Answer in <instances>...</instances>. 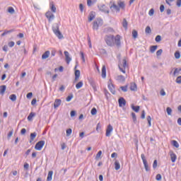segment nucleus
I'll list each match as a JSON object with an SVG mask.
<instances>
[{
	"mask_svg": "<svg viewBox=\"0 0 181 181\" xmlns=\"http://www.w3.org/2000/svg\"><path fill=\"white\" fill-rule=\"evenodd\" d=\"M59 28L60 25H59V23H54L52 25V32L54 33L57 37H58V39H63V34H62V32H60Z\"/></svg>",
	"mask_w": 181,
	"mask_h": 181,
	"instance_id": "obj_1",
	"label": "nucleus"
},
{
	"mask_svg": "<svg viewBox=\"0 0 181 181\" xmlns=\"http://www.w3.org/2000/svg\"><path fill=\"white\" fill-rule=\"evenodd\" d=\"M130 90L131 91H136L137 90L136 83H132L130 86Z\"/></svg>",
	"mask_w": 181,
	"mask_h": 181,
	"instance_id": "obj_31",
	"label": "nucleus"
},
{
	"mask_svg": "<svg viewBox=\"0 0 181 181\" xmlns=\"http://www.w3.org/2000/svg\"><path fill=\"white\" fill-rule=\"evenodd\" d=\"M141 158L143 160V163H144L146 172H149L151 170V168H149V165H148V161L146 160V158L145 157V154L142 153L141 155Z\"/></svg>",
	"mask_w": 181,
	"mask_h": 181,
	"instance_id": "obj_3",
	"label": "nucleus"
},
{
	"mask_svg": "<svg viewBox=\"0 0 181 181\" xmlns=\"http://www.w3.org/2000/svg\"><path fill=\"white\" fill-rule=\"evenodd\" d=\"M9 47H13L15 46V42L11 41L8 43Z\"/></svg>",
	"mask_w": 181,
	"mask_h": 181,
	"instance_id": "obj_58",
	"label": "nucleus"
},
{
	"mask_svg": "<svg viewBox=\"0 0 181 181\" xmlns=\"http://www.w3.org/2000/svg\"><path fill=\"white\" fill-rule=\"evenodd\" d=\"M132 117L133 122L134 124H136V115L134 112H132Z\"/></svg>",
	"mask_w": 181,
	"mask_h": 181,
	"instance_id": "obj_41",
	"label": "nucleus"
},
{
	"mask_svg": "<svg viewBox=\"0 0 181 181\" xmlns=\"http://www.w3.org/2000/svg\"><path fill=\"white\" fill-rule=\"evenodd\" d=\"M78 78H80V70L75 71V81H78Z\"/></svg>",
	"mask_w": 181,
	"mask_h": 181,
	"instance_id": "obj_30",
	"label": "nucleus"
},
{
	"mask_svg": "<svg viewBox=\"0 0 181 181\" xmlns=\"http://www.w3.org/2000/svg\"><path fill=\"white\" fill-rule=\"evenodd\" d=\"M114 43L116 45L117 47H119L121 46V36L119 35H117L114 38Z\"/></svg>",
	"mask_w": 181,
	"mask_h": 181,
	"instance_id": "obj_7",
	"label": "nucleus"
},
{
	"mask_svg": "<svg viewBox=\"0 0 181 181\" xmlns=\"http://www.w3.org/2000/svg\"><path fill=\"white\" fill-rule=\"evenodd\" d=\"M43 146H45V141L41 140L35 144V149H36L37 151H42Z\"/></svg>",
	"mask_w": 181,
	"mask_h": 181,
	"instance_id": "obj_6",
	"label": "nucleus"
},
{
	"mask_svg": "<svg viewBox=\"0 0 181 181\" xmlns=\"http://www.w3.org/2000/svg\"><path fill=\"white\" fill-rule=\"evenodd\" d=\"M153 168L154 169H156V168H158V160H155L153 161Z\"/></svg>",
	"mask_w": 181,
	"mask_h": 181,
	"instance_id": "obj_57",
	"label": "nucleus"
},
{
	"mask_svg": "<svg viewBox=\"0 0 181 181\" xmlns=\"http://www.w3.org/2000/svg\"><path fill=\"white\" fill-rule=\"evenodd\" d=\"M72 132H73V130L71 129H66V136H70Z\"/></svg>",
	"mask_w": 181,
	"mask_h": 181,
	"instance_id": "obj_49",
	"label": "nucleus"
},
{
	"mask_svg": "<svg viewBox=\"0 0 181 181\" xmlns=\"http://www.w3.org/2000/svg\"><path fill=\"white\" fill-rule=\"evenodd\" d=\"M24 169L25 170H29V163H25V164H24Z\"/></svg>",
	"mask_w": 181,
	"mask_h": 181,
	"instance_id": "obj_62",
	"label": "nucleus"
},
{
	"mask_svg": "<svg viewBox=\"0 0 181 181\" xmlns=\"http://www.w3.org/2000/svg\"><path fill=\"white\" fill-rule=\"evenodd\" d=\"M62 105V100L61 99H55L54 103V108H59Z\"/></svg>",
	"mask_w": 181,
	"mask_h": 181,
	"instance_id": "obj_16",
	"label": "nucleus"
},
{
	"mask_svg": "<svg viewBox=\"0 0 181 181\" xmlns=\"http://www.w3.org/2000/svg\"><path fill=\"white\" fill-rule=\"evenodd\" d=\"M166 111H167L168 115H172V108L167 107Z\"/></svg>",
	"mask_w": 181,
	"mask_h": 181,
	"instance_id": "obj_54",
	"label": "nucleus"
},
{
	"mask_svg": "<svg viewBox=\"0 0 181 181\" xmlns=\"http://www.w3.org/2000/svg\"><path fill=\"white\" fill-rule=\"evenodd\" d=\"M107 87L110 93H112V94L115 95V87L114 86V84H112V83L111 82V80L108 81Z\"/></svg>",
	"mask_w": 181,
	"mask_h": 181,
	"instance_id": "obj_8",
	"label": "nucleus"
},
{
	"mask_svg": "<svg viewBox=\"0 0 181 181\" xmlns=\"http://www.w3.org/2000/svg\"><path fill=\"white\" fill-rule=\"evenodd\" d=\"M128 66V64H127V59H124L122 60V67L124 69H122L121 67V66L119 65V69L120 70V71H122V73L125 74V69H127V66Z\"/></svg>",
	"mask_w": 181,
	"mask_h": 181,
	"instance_id": "obj_10",
	"label": "nucleus"
},
{
	"mask_svg": "<svg viewBox=\"0 0 181 181\" xmlns=\"http://www.w3.org/2000/svg\"><path fill=\"white\" fill-rule=\"evenodd\" d=\"M90 114L91 115H95L97 114V109L95 107L92 108Z\"/></svg>",
	"mask_w": 181,
	"mask_h": 181,
	"instance_id": "obj_46",
	"label": "nucleus"
},
{
	"mask_svg": "<svg viewBox=\"0 0 181 181\" xmlns=\"http://www.w3.org/2000/svg\"><path fill=\"white\" fill-rule=\"evenodd\" d=\"M156 180H162V175L160 174H157L156 176Z\"/></svg>",
	"mask_w": 181,
	"mask_h": 181,
	"instance_id": "obj_59",
	"label": "nucleus"
},
{
	"mask_svg": "<svg viewBox=\"0 0 181 181\" xmlns=\"http://www.w3.org/2000/svg\"><path fill=\"white\" fill-rule=\"evenodd\" d=\"M64 54H65V59L66 62L68 64H70V62H71V57H70V54L67 51H64Z\"/></svg>",
	"mask_w": 181,
	"mask_h": 181,
	"instance_id": "obj_14",
	"label": "nucleus"
},
{
	"mask_svg": "<svg viewBox=\"0 0 181 181\" xmlns=\"http://www.w3.org/2000/svg\"><path fill=\"white\" fill-rule=\"evenodd\" d=\"M83 81H81L78 83H76V88L77 90H80V88H81V87H83Z\"/></svg>",
	"mask_w": 181,
	"mask_h": 181,
	"instance_id": "obj_35",
	"label": "nucleus"
},
{
	"mask_svg": "<svg viewBox=\"0 0 181 181\" xmlns=\"http://www.w3.org/2000/svg\"><path fill=\"white\" fill-rule=\"evenodd\" d=\"M53 177V171H49L47 177V181H52V179Z\"/></svg>",
	"mask_w": 181,
	"mask_h": 181,
	"instance_id": "obj_29",
	"label": "nucleus"
},
{
	"mask_svg": "<svg viewBox=\"0 0 181 181\" xmlns=\"http://www.w3.org/2000/svg\"><path fill=\"white\" fill-rule=\"evenodd\" d=\"M163 52V50L162 49H158V50L156 52V56H161Z\"/></svg>",
	"mask_w": 181,
	"mask_h": 181,
	"instance_id": "obj_56",
	"label": "nucleus"
},
{
	"mask_svg": "<svg viewBox=\"0 0 181 181\" xmlns=\"http://www.w3.org/2000/svg\"><path fill=\"white\" fill-rule=\"evenodd\" d=\"M114 32V29L111 27H107L104 29L105 33H112Z\"/></svg>",
	"mask_w": 181,
	"mask_h": 181,
	"instance_id": "obj_25",
	"label": "nucleus"
},
{
	"mask_svg": "<svg viewBox=\"0 0 181 181\" xmlns=\"http://www.w3.org/2000/svg\"><path fill=\"white\" fill-rule=\"evenodd\" d=\"M156 42H159L162 40V37L160 35H157L155 38Z\"/></svg>",
	"mask_w": 181,
	"mask_h": 181,
	"instance_id": "obj_53",
	"label": "nucleus"
},
{
	"mask_svg": "<svg viewBox=\"0 0 181 181\" xmlns=\"http://www.w3.org/2000/svg\"><path fill=\"white\" fill-rule=\"evenodd\" d=\"M49 56H50V51H46L42 55V59L46 60V59L49 58Z\"/></svg>",
	"mask_w": 181,
	"mask_h": 181,
	"instance_id": "obj_21",
	"label": "nucleus"
},
{
	"mask_svg": "<svg viewBox=\"0 0 181 181\" xmlns=\"http://www.w3.org/2000/svg\"><path fill=\"white\" fill-rule=\"evenodd\" d=\"M73 98V95H69L66 98V101L69 103V101H71V99Z\"/></svg>",
	"mask_w": 181,
	"mask_h": 181,
	"instance_id": "obj_63",
	"label": "nucleus"
},
{
	"mask_svg": "<svg viewBox=\"0 0 181 181\" xmlns=\"http://www.w3.org/2000/svg\"><path fill=\"white\" fill-rule=\"evenodd\" d=\"M145 32L146 33H152V30L151 29L150 26H147L145 29Z\"/></svg>",
	"mask_w": 181,
	"mask_h": 181,
	"instance_id": "obj_48",
	"label": "nucleus"
},
{
	"mask_svg": "<svg viewBox=\"0 0 181 181\" xmlns=\"http://www.w3.org/2000/svg\"><path fill=\"white\" fill-rule=\"evenodd\" d=\"M114 129L112 128V127L111 126V124H109L107 126V128L106 129V134H105V136H111V132H112V130Z\"/></svg>",
	"mask_w": 181,
	"mask_h": 181,
	"instance_id": "obj_13",
	"label": "nucleus"
},
{
	"mask_svg": "<svg viewBox=\"0 0 181 181\" xmlns=\"http://www.w3.org/2000/svg\"><path fill=\"white\" fill-rule=\"evenodd\" d=\"M95 18V12L90 11L88 18V22H91L93 19Z\"/></svg>",
	"mask_w": 181,
	"mask_h": 181,
	"instance_id": "obj_17",
	"label": "nucleus"
},
{
	"mask_svg": "<svg viewBox=\"0 0 181 181\" xmlns=\"http://www.w3.org/2000/svg\"><path fill=\"white\" fill-rule=\"evenodd\" d=\"M12 135H13V129H12L11 131L8 132L7 135V139H11V137L12 136Z\"/></svg>",
	"mask_w": 181,
	"mask_h": 181,
	"instance_id": "obj_45",
	"label": "nucleus"
},
{
	"mask_svg": "<svg viewBox=\"0 0 181 181\" xmlns=\"http://www.w3.org/2000/svg\"><path fill=\"white\" fill-rule=\"evenodd\" d=\"M8 13H11V15H13V13H15V9L13 8V7L10 6L8 8Z\"/></svg>",
	"mask_w": 181,
	"mask_h": 181,
	"instance_id": "obj_36",
	"label": "nucleus"
},
{
	"mask_svg": "<svg viewBox=\"0 0 181 181\" xmlns=\"http://www.w3.org/2000/svg\"><path fill=\"white\" fill-rule=\"evenodd\" d=\"M170 156L171 159V162L175 163L176 162V159H177V156L173 152V151H170Z\"/></svg>",
	"mask_w": 181,
	"mask_h": 181,
	"instance_id": "obj_12",
	"label": "nucleus"
},
{
	"mask_svg": "<svg viewBox=\"0 0 181 181\" xmlns=\"http://www.w3.org/2000/svg\"><path fill=\"white\" fill-rule=\"evenodd\" d=\"M175 59H180V52L179 51L175 52Z\"/></svg>",
	"mask_w": 181,
	"mask_h": 181,
	"instance_id": "obj_50",
	"label": "nucleus"
},
{
	"mask_svg": "<svg viewBox=\"0 0 181 181\" xmlns=\"http://www.w3.org/2000/svg\"><path fill=\"white\" fill-rule=\"evenodd\" d=\"M49 7L52 12H53L54 13H56L57 9L56 8V6H54V4L53 3V1H51L49 3Z\"/></svg>",
	"mask_w": 181,
	"mask_h": 181,
	"instance_id": "obj_20",
	"label": "nucleus"
},
{
	"mask_svg": "<svg viewBox=\"0 0 181 181\" xmlns=\"http://www.w3.org/2000/svg\"><path fill=\"white\" fill-rule=\"evenodd\" d=\"M175 81L177 84H181V76H178Z\"/></svg>",
	"mask_w": 181,
	"mask_h": 181,
	"instance_id": "obj_60",
	"label": "nucleus"
},
{
	"mask_svg": "<svg viewBox=\"0 0 181 181\" xmlns=\"http://www.w3.org/2000/svg\"><path fill=\"white\" fill-rule=\"evenodd\" d=\"M102 78H105L107 77V68H105V65L102 67Z\"/></svg>",
	"mask_w": 181,
	"mask_h": 181,
	"instance_id": "obj_19",
	"label": "nucleus"
},
{
	"mask_svg": "<svg viewBox=\"0 0 181 181\" xmlns=\"http://www.w3.org/2000/svg\"><path fill=\"white\" fill-rule=\"evenodd\" d=\"M98 8L100 12H103V13H110V10L108 9V7L105 6V4H100L98 6Z\"/></svg>",
	"mask_w": 181,
	"mask_h": 181,
	"instance_id": "obj_4",
	"label": "nucleus"
},
{
	"mask_svg": "<svg viewBox=\"0 0 181 181\" xmlns=\"http://www.w3.org/2000/svg\"><path fill=\"white\" fill-rule=\"evenodd\" d=\"M177 6H178V8H180V6H181V0H177Z\"/></svg>",
	"mask_w": 181,
	"mask_h": 181,
	"instance_id": "obj_64",
	"label": "nucleus"
},
{
	"mask_svg": "<svg viewBox=\"0 0 181 181\" xmlns=\"http://www.w3.org/2000/svg\"><path fill=\"white\" fill-rule=\"evenodd\" d=\"M117 81H120V83H123V81H125V76L122 75H119L117 77Z\"/></svg>",
	"mask_w": 181,
	"mask_h": 181,
	"instance_id": "obj_27",
	"label": "nucleus"
},
{
	"mask_svg": "<svg viewBox=\"0 0 181 181\" xmlns=\"http://www.w3.org/2000/svg\"><path fill=\"white\" fill-rule=\"evenodd\" d=\"M172 145L175 146V148H179V143L176 140L172 141Z\"/></svg>",
	"mask_w": 181,
	"mask_h": 181,
	"instance_id": "obj_38",
	"label": "nucleus"
},
{
	"mask_svg": "<svg viewBox=\"0 0 181 181\" xmlns=\"http://www.w3.org/2000/svg\"><path fill=\"white\" fill-rule=\"evenodd\" d=\"M153 13H155V10H153V8H151L150 11H148L149 16H153Z\"/></svg>",
	"mask_w": 181,
	"mask_h": 181,
	"instance_id": "obj_55",
	"label": "nucleus"
},
{
	"mask_svg": "<svg viewBox=\"0 0 181 181\" xmlns=\"http://www.w3.org/2000/svg\"><path fill=\"white\" fill-rule=\"evenodd\" d=\"M114 38L115 36L112 35H108L105 36V41L107 46H110V47L115 46Z\"/></svg>",
	"mask_w": 181,
	"mask_h": 181,
	"instance_id": "obj_2",
	"label": "nucleus"
},
{
	"mask_svg": "<svg viewBox=\"0 0 181 181\" xmlns=\"http://www.w3.org/2000/svg\"><path fill=\"white\" fill-rule=\"evenodd\" d=\"M45 16L48 19L49 22H52V21L54 20V14H53L51 11H47L45 13Z\"/></svg>",
	"mask_w": 181,
	"mask_h": 181,
	"instance_id": "obj_9",
	"label": "nucleus"
},
{
	"mask_svg": "<svg viewBox=\"0 0 181 181\" xmlns=\"http://www.w3.org/2000/svg\"><path fill=\"white\" fill-rule=\"evenodd\" d=\"M122 26L124 29H128V21H127V19L125 18L123 19Z\"/></svg>",
	"mask_w": 181,
	"mask_h": 181,
	"instance_id": "obj_34",
	"label": "nucleus"
},
{
	"mask_svg": "<svg viewBox=\"0 0 181 181\" xmlns=\"http://www.w3.org/2000/svg\"><path fill=\"white\" fill-rule=\"evenodd\" d=\"M34 117H36V113L31 112L27 117L28 121H32Z\"/></svg>",
	"mask_w": 181,
	"mask_h": 181,
	"instance_id": "obj_24",
	"label": "nucleus"
},
{
	"mask_svg": "<svg viewBox=\"0 0 181 181\" xmlns=\"http://www.w3.org/2000/svg\"><path fill=\"white\" fill-rule=\"evenodd\" d=\"M119 107H125L127 105V100H125V98H120L118 100Z\"/></svg>",
	"mask_w": 181,
	"mask_h": 181,
	"instance_id": "obj_11",
	"label": "nucleus"
},
{
	"mask_svg": "<svg viewBox=\"0 0 181 181\" xmlns=\"http://www.w3.org/2000/svg\"><path fill=\"white\" fill-rule=\"evenodd\" d=\"M33 96V93L32 92H30L27 94L26 98L30 99V98H32Z\"/></svg>",
	"mask_w": 181,
	"mask_h": 181,
	"instance_id": "obj_61",
	"label": "nucleus"
},
{
	"mask_svg": "<svg viewBox=\"0 0 181 181\" xmlns=\"http://www.w3.org/2000/svg\"><path fill=\"white\" fill-rule=\"evenodd\" d=\"M115 170H119V169H121V164H119L118 160L115 162Z\"/></svg>",
	"mask_w": 181,
	"mask_h": 181,
	"instance_id": "obj_28",
	"label": "nucleus"
},
{
	"mask_svg": "<svg viewBox=\"0 0 181 181\" xmlns=\"http://www.w3.org/2000/svg\"><path fill=\"white\" fill-rule=\"evenodd\" d=\"M120 88L124 93H127V91H128V85L121 86Z\"/></svg>",
	"mask_w": 181,
	"mask_h": 181,
	"instance_id": "obj_42",
	"label": "nucleus"
},
{
	"mask_svg": "<svg viewBox=\"0 0 181 181\" xmlns=\"http://www.w3.org/2000/svg\"><path fill=\"white\" fill-rule=\"evenodd\" d=\"M132 109L133 111H134L135 112H139L140 107H139V106H135V105H134V104H132Z\"/></svg>",
	"mask_w": 181,
	"mask_h": 181,
	"instance_id": "obj_33",
	"label": "nucleus"
},
{
	"mask_svg": "<svg viewBox=\"0 0 181 181\" xmlns=\"http://www.w3.org/2000/svg\"><path fill=\"white\" fill-rule=\"evenodd\" d=\"M5 91H6V86L2 85L0 86V94L4 95L5 94Z\"/></svg>",
	"mask_w": 181,
	"mask_h": 181,
	"instance_id": "obj_23",
	"label": "nucleus"
},
{
	"mask_svg": "<svg viewBox=\"0 0 181 181\" xmlns=\"http://www.w3.org/2000/svg\"><path fill=\"white\" fill-rule=\"evenodd\" d=\"M9 98L12 100V101H16V95L15 94H12L9 96Z\"/></svg>",
	"mask_w": 181,
	"mask_h": 181,
	"instance_id": "obj_47",
	"label": "nucleus"
},
{
	"mask_svg": "<svg viewBox=\"0 0 181 181\" xmlns=\"http://www.w3.org/2000/svg\"><path fill=\"white\" fill-rule=\"evenodd\" d=\"M101 155H103V151H99L98 152V153L96 154L95 160H98V159H99L100 158H101Z\"/></svg>",
	"mask_w": 181,
	"mask_h": 181,
	"instance_id": "obj_40",
	"label": "nucleus"
},
{
	"mask_svg": "<svg viewBox=\"0 0 181 181\" xmlns=\"http://www.w3.org/2000/svg\"><path fill=\"white\" fill-rule=\"evenodd\" d=\"M147 121H148V127H152V118L151 117V116H148L147 117Z\"/></svg>",
	"mask_w": 181,
	"mask_h": 181,
	"instance_id": "obj_44",
	"label": "nucleus"
},
{
	"mask_svg": "<svg viewBox=\"0 0 181 181\" xmlns=\"http://www.w3.org/2000/svg\"><path fill=\"white\" fill-rule=\"evenodd\" d=\"M156 49H158V45H152L150 47L151 53H155L156 52Z\"/></svg>",
	"mask_w": 181,
	"mask_h": 181,
	"instance_id": "obj_32",
	"label": "nucleus"
},
{
	"mask_svg": "<svg viewBox=\"0 0 181 181\" xmlns=\"http://www.w3.org/2000/svg\"><path fill=\"white\" fill-rule=\"evenodd\" d=\"M132 37H134V39H136V37H138V31H136V30H133Z\"/></svg>",
	"mask_w": 181,
	"mask_h": 181,
	"instance_id": "obj_39",
	"label": "nucleus"
},
{
	"mask_svg": "<svg viewBox=\"0 0 181 181\" xmlns=\"http://www.w3.org/2000/svg\"><path fill=\"white\" fill-rule=\"evenodd\" d=\"M36 136H37V133L36 132H33L30 134V144H32V142L35 141V138H36Z\"/></svg>",
	"mask_w": 181,
	"mask_h": 181,
	"instance_id": "obj_18",
	"label": "nucleus"
},
{
	"mask_svg": "<svg viewBox=\"0 0 181 181\" xmlns=\"http://www.w3.org/2000/svg\"><path fill=\"white\" fill-rule=\"evenodd\" d=\"M81 59H82L83 62H86V58H84V53L83 52H80Z\"/></svg>",
	"mask_w": 181,
	"mask_h": 181,
	"instance_id": "obj_52",
	"label": "nucleus"
},
{
	"mask_svg": "<svg viewBox=\"0 0 181 181\" xmlns=\"http://www.w3.org/2000/svg\"><path fill=\"white\" fill-rule=\"evenodd\" d=\"M89 83H90V86L93 87V88L94 90H95V82H94V81L90 79V80H89Z\"/></svg>",
	"mask_w": 181,
	"mask_h": 181,
	"instance_id": "obj_43",
	"label": "nucleus"
},
{
	"mask_svg": "<svg viewBox=\"0 0 181 181\" xmlns=\"http://www.w3.org/2000/svg\"><path fill=\"white\" fill-rule=\"evenodd\" d=\"M181 71V68H175V71L173 72V76H177V74H179V73H180Z\"/></svg>",
	"mask_w": 181,
	"mask_h": 181,
	"instance_id": "obj_37",
	"label": "nucleus"
},
{
	"mask_svg": "<svg viewBox=\"0 0 181 181\" xmlns=\"http://www.w3.org/2000/svg\"><path fill=\"white\" fill-rule=\"evenodd\" d=\"M117 4H118V6L119 8V9H125V2L124 1H117Z\"/></svg>",
	"mask_w": 181,
	"mask_h": 181,
	"instance_id": "obj_22",
	"label": "nucleus"
},
{
	"mask_svg": "<svg viewBox=\"0 0 181 181\" xmlns=\"http://www.w3.org/2000/svg\"><path fill=\"white\" fill-rule=\"evenodd\" d=\"M96 131H97V132H100V131H101V124L100 123L97 124Z\"/></svg>",
	"mask_w": 181,
	"mask_h": 181,
	"instance_id": "obj_51",
	"label": "nucleus"
},
{
	"mask_svg": "<svg viewBox=\"0 0 181 181\" xmlns=\"http://www.w3.org/2000/svg\"><path fill=\"white\" fill-rule=\"evenodd\" d=\"M12 32H15V30L11 29V30H5L4 32L1 34V36H6V35H8V33H12Z\"/></svg>",
	"mask_w": 181,
	"mask_h": 181,
	"instance_id": "obj_26",
	"label": "nucleus"
},
{
	"mask_svg": "<svg viewBox=\"0 0 181 181\" xmlns=\"http://www.w3.org/2000/svg\"><path fill=\"white\" fill-rule=\"evenodd\" d=\"M110 9L112 11H116V12H119V6L115 4V3H113L112 5L110 6Z\"/></svg>",
	"mask_w": 181,
	"mask_h": 181,
	"instance_id": "obj_15",
	"label": "nucleus"
},
{
	"mask_svg": "<svg viewBox=\"0 0 181 181\" xmlns=\"http://www.w3.org/2000/svg\"><path fill=\"white\" fill-rule=\"evenodd\" d=\"M100 25H103V20L98 19L93 22V30H98V28H100Z\"/></svg>",
	"mask_w": 181,
	"mask_h": 181,
	"instance_id": "obj_5",
	"label": "nucleus"
}]
</instances>
